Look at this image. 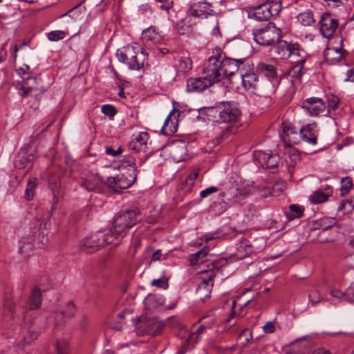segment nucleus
I'll return each instance as SVG.
<instances>
[{"instance_id": "1", "label": "nucleus", "mask_w": 354, "mask_h": 354, "mask_svg": "<svg viewBox=\"0 0 354 354\" xmlns=\"http://www.w3.org/2000/svg\"><path fill=\"white\" fill-rule=\"evenodd\" d=\"M242 63V59L226 57L221 48H216L204 64L203 75L212 86L234 75L239 70V64Z\"/></svg>"}, {"instance_id": "2", "label": "nucleus", "mask_w": 354, "mask_h": 354, "mask_svg": "<svg viewBox=\"0 0 354 354\" xmlns=\"http://www.w3.org/2000/svg\"><path fill=\"white\" fill-rule=\"evenodd\" d=\"M120 174L116 176H109L106 178V184L115 192H120L122 189L130 187L136 180L138 169L136 159L129 156L121 161L118 166Z\"/></svg>"}, {"instance_id": "3", "label": "nucleus", "mask_w": 354, "mask_h": 354, "mask_svg": "<svg viewBox=\"0 0 354 354\" xmlns=\"http://www.w3.org/2000/svg\"><path fill=\"white\" fill-rule=\"evenodd\" d=\"M116 56L129 69L140 71L145 68L147 55L141 50L138 44L133 43L118 49Z\"/></svg>"}, {"instance_id": "4", "label": "nucleus", "mask_w": 354, "mask_h": 354, "mask_svg": "<svg viewBox=\"0 0 354 354\" xmlns=\"http://www.w3.org/2000/svg\"><path fill=\"white\" fill-rule=\"evenodd\" d=\"M140 220V213L138 209L120 212L115 216L109 232L115 241L119 236H124L129 229Z\"/></svg>"}, {"instance_id": "5", "label": "nucleus", "mask_w": 354, "mask_h": 354, "mask_svg": "<svg viewBox=\"0 0 354 354\" xmlns=\"http://www.w3.org/2000/svg\"><path fill=\"white\" fill-rule=\"evenodd\" d=\"M212 113L218 115L216 121L220 123L236 124L241 120V111L233 101L222 102L215 107L209 108Z\"/></svg>"}, {"instance_id": "6", "label": "nucleus", "mask_w": 354, "mask_h": 354, "mask_svg": "<svg viewBox=\"0 0 354 354\" xmlns=\"http://www.w3.org/2000/svg\"><path fill=\"white\" fill-rule=\"evenodd\" d=\"M254 40L261 46H270L279 41L281 30L275 24L268 22L254 28L252 30Z\"/></svg>"}, {"instance_id": "7", "label": "nucleus", "mask_w": 354, "mask_h": 354, "mask_svg": "<svg viewBox=\"0 0 354 354\" xmlns=\"http://www.w3.org/2000/svg\"><path fill=\"white\" fill-rule=\"evenodd\" d=\"M281 9V0H266L251 8L248 16L257 21H267L272 17L278 16Z\"/></svg>"}, {"instance_id": "8", "label": "nucleus", "mask_w": 354, "mask_h": 354, "mask_svg": "<svg viewBox=\"0 0 354 354\" xmlns=\"http://www.w3.org/2000/svg\"><path fill=\"white\" fill-rule=\"evenodd\" d=\"M35 148L28 145L21 148L18 152L14 161L15 167L17 169L25 170L26 174L32 169L36 158Z\"/></svg>"}, {"instance_id": "9", "label": "nucleus", "mask_w": 354, "mask_h": 354, "mask_svg": "<svg viewBox=\"0 0 354 354\" xmlns=\"http://www.w3.org/2000/svg\"><path fill=\"white\" fill-rule=\"evenodd\" d=\"M113 243V238L112 235L109 234V231L106 232H97L91 234L82 241V245L87 249H91L89 251L91 252L98 250V248Z\"/></svg>"}, {"instance_id": "10", "label": "nucleus", "mask_w": 354, "mask_h": 354, "mask_svg": "<svg viewBox=\"0 0 354 354\" xmlns=\"http://www.w3.org/2000/svg\"><path fill=\"white\" fill-rule=\"evenodd\" d=\"M277 42L276 53L282 59H290L292 61L306 53L297 43L288 42L285 40H279Z\"/></svg>"}, {"instance_id": "11", "label": "nucleus", "mask_w": 354, "mask_h": 354, "mask_svg": "<svg viewBox=\"0 0 354 354\" xmlns=\"http://www.w3.org/2000/svg\"><path fill=\"white\" fill-rule=\"evenodd\" d=\"M317 224L319 225V228H321V231L317 234V241L319 243H333L335 241L339 235V232H331L332 236L330 237L326 236V234L330 230L335 229L333 227L336 224V220L335 218H320Z\"/></svg>"}, {"instance_id": "12", "label": "nucleus", "mask_w": 354, "mask_h": 354, "mask_svg": "<svg viewBox=\"0 0 354 354\" xmlns=\"http://www.w3.org/2000/svg\"><path fill=\"white\" fill-rule=\"evenodd\" d=\"M243 59L242 64H239V70L242 80V84L246 90H253L258 83V77L254 73L252 65Z\"/></svg>"}, {"instance_id": "13", "label": "nucleus", "mask_w": 354, "mask_h": 354, "mask_svg": "<svg viewBox=\"0 0 354 354\" xmlns=\"http://www.w3.org/2000/svg\"><path fill=\"white\" fill-rule=\"evenodd\" d=\"M319 32L327 39L331 38L338 27V20L330 13H323L319 21Z\"/></svg>"}, {"instance_id": "14", "label": "nucleus", "mask_w": 354, "mask_h": 354, "mask_svg": "<svg viewBox=\"0 0 354 354\" xmlns=\"http://www.w3.org/2000/svg\"><path fill=\"white\" fill-rule=\"evenodd\" d=\"M283 140L288 145H298L300 142L299 135L297 128L288 120L283 122L281 124Z\"/></svg>"}, {"instance_id": "15", "label": "nucleus", "mask_w": 354, "mask_h": 354, "mask_svg": "<svg viewBox=\"0 0 354 354\" xmlns=\"http://www.w3.org/2000/svg\"><path fill=\"white\" fill-rule=\"evenodd\" d=\"M301 107L310 115H318L324 111L326 105L322 99L311 97L304 100Z\"/></svg>"}, {"instance_id": "16", "label": "nucleus", "mask_w": 354, "mask_h": 354, "mask_svg": "<svg viewBox=\"0 0 354 354\" xmlns=\"http://www.w3.org/2000/svg\"><path fill=\"white\" fill-rule=\"evenodd\" d=\"M254 158L265 169H273L278 166L279 158L277 154L263 151L254 152Z\"/></svg>"}, {"instance_id": "17", "label": "nucleus", "mask_w": 354, "mask_h": 354, "mask_svg": "<svg viewBox=\"0 0 354 354\" xmlns=\"http://www.w3.org/2000/svg\"><path fill=\"white\" fill-rule=\"evenodd\" d=\"M318 130L315 123L308 124L299 129V138L310 145L317 144Z\"/></svg>"}, {"instance_id": "18", "label": "nucleus", "mask_w": 354, "mask_h": 354, "mask_svg": "<svg viewBox=\"0 0 354 354\" xmlns=\"http://www.w3.org/2000/svg\"><path fill=\"white\" fill-rule=\"evenodd\" d=\"M210 86L211 83L203 75L187 79L186 90L188 93H201Z\"/></svg>"}, {"instance_id": "19", "label": "nucleus", "mask_w": 354, "mask_h": 354, "mask_svg": "<svg viewBox=\"0 0 354 354\" xmlns=\"http://www.w3.org/2000/svg\"><path fill=\"white\" fill-rule=\"evenodd\" d=\"M306 60L307 55L305 53L298 58L291 61L294 65L288 71V75L293 79L301 80L302 76L306 72V69L304 68V64H306Z\"/></svg>"}, {"instance_id": "20", "label": "nucleus", "mask_w": 354, "mask_h": 354, "mask_svg": "<svg viewBox=\"0 0 354 354\" xmlns=\"http://www.w3.org/2000/svg\"><path fill=\"white\" fill-rule=\"evenodd\" d=\"M149 140V134L147 132H140L138 134H133L131 140L128 144V147L131 150L140 151L147 148V142Z\"/></svg>"}, {"instance_id": "21", "label": "nucleus", "mask_w": 354, "mask_h": 354, "mask_svg": "<svg viewBox=\"0 0 354 354\" xmlns=\"http://www.w3.org/2000/svg\"><path fill=\"white\" fill-rule=\"evenodd\" d=\"M212 12L211 5L207 2L194 3L189 8L190 15L196 17L206 18L208 15H212Z\"/></svg>"}, {"instance_id": "22", "label": "nucleus", "mask_w": 354, "mask_h": 354, "mask_svg": "<svg viewBox=\"0 0 354 354\" xmlns=\"http://www.w3.org/2000/svg\"><path fill=\"white\" fill-rule=\"evenodd\" d=\"M142 40L146 45L157 44L162 42L163 37L153 26H150L142 32Z\"/></svg>"}, {"instance_id": "23", "label": "nucleus", "mask_w": 354, "mask_h": 354, "mask_svg": "<svg viewBox=\"0 0 354 354\" xmlns=\"http://www.w3.org/2000/svg\"><path fill=\"white\" fill-rule=\"evenodd\" d=\"M80 186L88 192H100L102 183L98 176L90 174L80 183Z\"/></svg>"}, {"instance_id": "24", "label": "nucleus", "mask_w": 354, "mask_h": 354, "mask_svg": "<svg viewBox=\"0 0 354 354\" xmlns=\"http://www.w3.org/2000/svg\"><path fill=\"white\" fill-rule=\"evenodd\" d=\"M333 194V188L327 185L324 190L318 189L313 192V194L309 197V200L311 203L319 204L324 203L328 201V197Z\"/></svg>"}, {"instance_id": "25", "label": "nucleus", "mask_w": 354, "mask_h": 354, "mask_svg": "<svg viewBox=\"0 0 354 354\" xmlns=\"http://www.w3.org/2000/svg\"><path fill=\"white\" fill-rule=\"evenodd\" d=\"M254 189V187L253 185H245L243 183L239 185L234 192H232V198L235 202H239L248 196L252 194Z\"/></svg>"}, {"instance_id": "26", "label": "nucleus", "mask_w": 354, "mask_h": 354, "mask_svg": "<svg viewBox=\"0 0 354 354\" xmlns=\"http://www.w3.org/2000/svg\"><path fill=\"white\" fill-rule=\"evenodd\" d=\"M76 306L73 301H70L66 304L65 310L55 313V319L56 325H59L62 318L71 319L75 315Z\"/></svg>"}, {"instance_id": "27", "label": "nucleus", "mask_w": 354, "mask_h": 354, "mask_svg": "<svg viewBox=\"0 0 354 354\" xmlns=\"http://www.w3.org/2000/svg\"><path fill=\"white\" fill-rule=\"evenodd\" d=\"M41 303V291L38 287H34L30 295L28 303L29 310H35L40 307Z\"/></svg>"}, {"instance_id": "28", "label": "nucleus", "mask_w": 354, "mask_h": 354, "mask_svg": "<svg viewBox=\"0 0 354 354\" xmlns=\"http://www.w3.org/2000/svg\"><path fill=\"white\" fill-rule=\"evenodd\" d=\"M257 71L264 75L270 80L274 78L277 75L275 67L272 64L265 62H260L257 64Z\"/></svg>"}, {"instance_id": "29", "label": "nucleus", "mask_w": 354, "mask_h": 354, "mask_svg": "<svg viewBox=\"0 0 354 354\" xmlns=\"http://www.w3.org/2000/svg\"><path fill=\"white\" fill-rule=\"evenodd\" d=\"M297 19L299 23L304 26H311L316 22L313 12L310 10L300 12L297 16Z\"/></svg>"}, {"instance_id": "30", "label": "nucleus", "mask_w": 354, "mask_h": 354, "mask_svg": "<svg viewBox=\"0 0 354 354\" xmlns=\"http://www.w3.org/2000/svg\"><path fill=\"white\" fill-rule=\"evenodd\" d=\"M237 256L240 259H243L252 253V245L246 239H242L237 245Z\"/></svg>"}, {"instance_id": "31", "label": "nucleus", "mask_w": 354, "mask_h": 354, "mask_svg": "<svg viewBox=\"0 0 354 354\" xmlns=\"http://www.w3.org/2000/svg\"><path fill=\"white\" fill-rule=\"evenodd\" d=\"M304 210L301 206L292 204L289 206V209L285 212L286 217L288 221L299 218L304 216Z\"/></svg>"}, {"instance_id": "32", "label": "nucleus", "mask_w": 354, "mask_h": 354, "mask_svg": "<svg viewBox=\"0 0 354 354\" xmlns=\"http://www.w3.org/2000/svg\"><path fill=\"white\" fill-rule=\"evenodd\" d=\"M208 253L209 248L203 247L199 251L191 254L189 257L190 264L192 266H195L197 264L203 263L205 261L203 259L208 254Z\"/></svg>"}, {"instance_id": "33", "label": "nucleus", "mask_w": 354, "mask_h": 354, "mask_svg": "<svg viewBox=\"0 0 354 354\" xmlns=\"http://www.w3.org/2000/svg\"><path fill=\"white\" fill-rule=\"evenodd\" d=\"M38 185V179L35 177L30 178L26 185L24 197L27 201H31L35 196V190Z\"/></svg>"}, {"instance_id": "34", "label": "nucleus", "mask_w": 354, "mask_h": 354, "mask_svg": "<svg viewBox=\"0 0 354 354\" xmlns=\"http://www.w3.org/2000/svg\"><path fill=\"white\" fill-rule=\"evenodd\" d=\"M214 275L209 274L207 279H204L202 282L199 284L197 288V293L201 294V292L206 290L205 297H209L210 295V288L212 286V281L213 280Z\"/></svg>"}, {"instance_id": "35", "label": "nucleus", "mask_w": 354, "mask_h": 354, "mask_svg": "<svg viewBox=\"0 0 354 354\" xmlns=\"http://www.w3.org/2000/svg\"><path fill=\"white\" fill-rule=\"evenodd\" d=\"M15 88L22 97H27L32 93L34 86H30L26 82H18L15 84Z\"/></svg>"}, {"instance_id": "36", "label": "nucleus", "mask_w": 354, "mask_h": 354, "mask_svg": "<svg viewBox=\"0 0 354 354\" xmlns=\"http://www.w3.org/2000/svg\"><path fill=\"white\" fill-rule=\"evenodd\" d=\"M178 72L181 73H186L192 68V62L189 57H182L178 60L177 65Z\"/></svg>"}, {"instance_id": "37", "label": "nucleus", "mask_w": 354, "mask_h": 354, "mask_svg": "<svg viewBox=\"0 0 354 354\" xmlns=\"http://www.w3.org/2000/svg\"><path fill=\"white\" fill-rule=\"evenodd\" d=\"M174 111V109L169 113V114L167 115V118L165 119V121L164 122V125L162 127V132L165 135H169L174 133L176 131L177 128L176 126L173 124L170 121L172 113Z\"/></svg>"}, {"instance_id": "38", "label": "nucleus", "mask_w": 354, "mask_h": 354, "mask_svg": "<svg viewBox=\"0 0 354 354\" xmlns=\"http://www.w3.org/2000/svg\"><path fill=\"white\" fill-rule=\"evenodd\" d=\"M35 246L32 243V239L24 240L21 242V245L19 247V252L21 254H24L26 257H28L32 254Z\"/></svg>"}, {"instance_id": "39", "label": "nucleus", "mask_w": 354, "mask_h": 354, "mask_svg": "<svg viewBox=\"0 0 354 354\" xmlns=\"http://www.w3.org/2000/svg\"><path fill=\"white\" fill-rule=\"evenodd\" d=\"M44 92L45 89L43 88L34 87V90H32V93L30 94V96L34 97V102L30 105L32 109L36 110L38 109L40 99Z\"/></svg>"}, {"instance_id": "40", "label": "nucleus", "mask_w": 354, "mask_h": 354, "mask_svg": "<svg viewBox=\"0 0 354 354\" xmlns=\"http://www.w3.org/2000/svg\"><path fill=\"white\" fill-rule=\"evenodd\" d=\"M145 308L149 310H153L156 308V298L154 295H149L144 300Z\"/></svg>"}, {"instance_id": "41", "label": "nucleus", "mask_w": 354, "mask_h": 354, "mask_svg": "<svg viewBox=\"0 0 354 354\" xmlns=\"http://www.w3.org/2000/svg\"><path fill=\"white\" fill-rule=\"evenodd\" d=\"M4 313L8 316H10L11 318L13 317L15 313V305L11 299L8 298L6 299L4 301Z\"/></svg>"}, {"instance_id": "42", "label": "nucleus", "mask_w": 354, "mask_h": 354, "mask_svg": "<svg viewBox=\"0 0 354 354\" xmlns=\"http://www.w3.org/2000/svg\"><path fill=\"white\" fill-rule=\"evenodd\" d=\"M65 32L62 30H53L48 34V39L50 41H57L65 37Z\"/></svg>"}, {"instance_id": "43", "label": "nucleus", "mask_w": 354, "mask_h": 354, "mask_svg": "<svg viewBox=\"0 0 354 354\" xmlns=\"http://www.w3.org/2000/svg\"><path fill=\"white\" fill-rule=\"evenodd\" d=\"M30 66L28 65L24 64L21 66L19 69L17 70V72L19 76H21L24 80H29L32 77L29 73Z\"/></svg>"}, {"instance_id": "44", "label": "nucleus", "mask_w": 354, "mask_h": 354, "mask_svg": "<svg viewBox=\"0 0 354 354\" xmlns=\"http://www.w3.org/2000/svg\"><path fill=\"white\" fill-rule=\"evenodd\" d=\"M68 344L66 340L59 339L57 342V354H68Z\"/></svg>"}, {"instance_id": "45", "label": "nucleus", "mask_w": 354, "mask_h": 354, "mask_svg": "<svg viewBox=\"0 0 354 354\" xmlns=\"http://www.w3.org/2000/svg\"><path fill=\"white\" fill-rule=\"evenodd\" d=\"M157 3H160L159 7L165 10L168 14L171 9L173 8L174 6V1L173 0H155Z\"/></svg>"}, {"instance_id": "46", "label": "nucleus", "mask_w": 354, "mask_h": 354, "mask_svg": "<svg viewBox=\"0 0 354 354\" xmlns=\"http://www.w3.org/2000/svg\"><path fill=\"white\" fill-rule=\"evenodd\" d=\"M308 299L313 306L322 301L324 300L323 297H321V295L319 291L315 290L311 292L308 295Z\"/></svg>"}, {"instance_id": "47", "label": "nucleus", "mask_w": 354, "mask_h": 354, "mask_svg": "<svg viewBox=\"0 0 354 354\" xmlns=\"http://www.w3.org/2000/svg\"><path fill=\"white\" fill-rule=\"evenodd\" d=\"M340 100L339 98L334 95H331L328 98V110H333L335 111L339 103Z\"/></svg>"}, {"instance_id": "48", "label": "nucleus", "mask_w": 354, "mask_h": 354, "mask_svg": "<svg viewBox=\"0 0 354 354\" xmlns=\"http://www.w3.org/2000/svg\"><path fill=\"white\" fill-rule=\"evenodd\" d=\"M290 2L288 3L286 6H295L296 8L297 7H304V8H308L310 6H311V3L310 1L307 0H290Z\"/></svg>"}, {"instance_id": "49", "label": "nucleus", "mask_w": 354, "mask_h": 354, "mask_svg": "<svg viewBox=\"0 0 354 354\" xmlns=\"http://www.w3.org/2000/svg\"><path fill=\"white\" fill-rule=\"evenodd\" d=\"M176 28L178 33L181 35H184L189 31V26L183 20L176 24Z\"/></svg>"}, {"instance_id": "50", "label": "nucleus", "mask_w": 354, "mask_h": 354, "mask_svg": "<svg viewBox=\"0 0 354 354\" xmlns=\"http://www.w3.org/2000/svg\"><path fill=\"white\" fill-rule=\"evenodd\" d=\"M102 112L109 117H113L117 113L116 109L110 104H104L101 108Z\"/></svg>"}, {"instance_id": "51", "label": "nucleus", "mask_w": 354, "mask_h": 354, "mask_svg": "<svg viewBox=\"0 0 354 354\" xmlns=\"http://www.w3.org/2000/svg\"><path fill=\"white\" fill-rule=\"evenodd\" d=\"M342 192L348 193L353 186L352 179L350 177H346L342 180Z\"/></svg>"}, {"instance_id": "52", "label": "nucleus", "mask_w": 354, "mask_h": 354, "mask_svg": "<svg viewBox=\"0 0 354 354\" xmlns=\"http://www.w3.org/2000/svg\"><path fill=\"white\" fill-rule=\"evenodd\" d=\"M199 169H194L190 174L186 178L185 182L187 184L193 185L196 179L198 177Z\"/></svg>"}, {"instance_id": "53", "label": "nucleus", "mask_w": 354, "mask_h": 354, "mask_svg": "<svg viewBox=\"0 0 354 354\" xmlns=\"http://www.w3.org/2000/svg\"><path fill=\"white\" fill-rule=\"evenodd\" d=\"M306 337L298 338L295 342L292 343L291 348L286 354H305L304 347H302L299 351H297L295 349V348L297 346V342L300 341L301 339H304Z\"/></svg>"}, {"instance_id": "54", "label": "nucleus", "mask_w": 354, "mask_h": 354, "mask_svg": "<svg viewBox=\"0 0 354 354\" xmlns=\"http://www.w3.org/2000/svg\"><path fill=\"white\" fill-rule=\"evenodd\" d=\"M216 192H218V188L216 187L212 186L201 191L200 196L201 198H205Z\"/></svg>"}, {"instance_id": "55", "label": "nucleus", "mask_w": 354, "mask_h": 354, "mask_svg": "<svg viewBox=\"0 0 354 354\" xmlns=\"http://www.w3.org/2000/svg\"><path fill=\"white\" fill-rule=\"evenodd\" d=\"M151 285L152 286H156L158 288H162L163 289H166L168 286V284L167 283V281L164 279L163 278H159L156 279H153L151 282Z\"/></svg>"}, {"instance_id": "56", "label": "nucleus", "mask_w": 354, "mask_h": 354, "mask_svg": "<svg viewBox=\"0 0 354 354\" xmlns=\"http://www.w3.org/2000/svg\"><path fill=\"white\" fill-rule=\"evenodd\" d=\"M330 295L335 298L339 299L340 301H347L346 292H342L339 290H333L330 291Z\"/></svg>"}, {"instance_id": "57", "label": "nucleus", "mask_w": 354, "mask_h": 354, "mask_svg": "<svg viewBox=\"0 0 354 354\" xmlns=\"http://www.w3.org/2000/svg\"><path fill=\"white\" fill-rule=\"evenodd\" d=\"M194 346L190 342H188V338L183 343L180 348L178 351V354H185L188 352L191 348Z\"/></svg>"}, {"instance_id": "58", "label": "nucleus", "mask_w": 354, "mask_h": 354, "mask_svg": "<svg viewBox=\"0 0 354 354\" xmlns=\"http://www.w3.org/2000/svg\"><path fill=\"white\" fill-rule=\"evenodd\" d=\"M346 296H347V301L354 302V283L346 289Z\"/></svg>"}, {"instance_id": "59", "label": "nucleus", "mask_w": 354, "mask_h": 354, "mask_svg": "<svg viewBox=\"0 0 354 354\" xmlns=\"http://www.w3.org/2000/svg\"><path fill=\"white\" fill-rule=\"evenodd\" d=\"M105 152L107 155L115 156L117 155L122 153V149L121 147H118V149L115 150L113 149L112 147H109L106 148Z\"/></svg>"}, {"instance_id": "60", "label": "nucleus", "mask_w": 354, "mask_h": 354, "mask_svg": "<svg viewBox=\"0 0 354 354\" xmlns=\"http://www.w3.org/2000/svg\"><path fill=\"white\" fill-rule=\"evenodd\" d=\"M263 330L266 333H272L275 330L273 322H268L263 327Z\"/></svg>"}, {"instance_id": "61", "label": "nucleus", "mask_w": 354, "mask_h": 354, "mask_svg": "<svg viewBox=\"0 0 354 354\" xmlns=\"http://www.w3.org/2000/svg\"><path fill=\"white\" fill-rule=\"evenodd\" d=\"M201 321L203 322H205L206 325H210V328H211L212 326L214 325L215 323V317L212 315H208V316L203 317Z\"/></svg>"}, {"instance_id": "62", "label": "nucleus", "mask_w": 354, "mask_h": 354, "mask_svg": "<svg viewBox=\"0 0 354 354\" xmlns=\"http://www.w3.org/2000/svg\"><path fill=\"white\" fill-rule=\"evenodd\" d=\"M200 337L196 333H192L188 337V342H190L191 344L194 346L195 344L200 341Z\"/></svg>"}, {"instance_id": "63", "label": "nucleus", "mask_w": 354, "mask_h": 354, "mask_svg": "<svg viewBox=\"0 0 354 354\" xmlns=\"http://www.w3.org/2000/svg\"><path fill=\"white\" fill-rule=\"evenodd\" d=\"M324 1H327L328 5L338 7L340 5H343L344 3H345L348 0H324Z\"/></svg>"}, {"instance_id": "64", "label": "nucleus", "mask_w": 354, "mask_h": 354, "mask_svg": "<svg viewBox=\"0 0 354 354\" xmlns=\"http://www.w3.org/2000/svg\"><path fill=\"white\" fill-rule=\"evenodd\" d=\"M346 78L345 81H350L354 82V68H351L347 71L346 73Z\"/></svg>"}]
</instances>
